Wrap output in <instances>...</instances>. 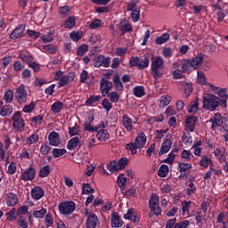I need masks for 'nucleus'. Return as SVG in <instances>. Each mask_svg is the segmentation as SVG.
<instances>
[{
    "instance_id": "nucleus-1",
    "label": "nucleus",
    "mask_w": 228,
    "mask_h": 228,
    "mask_svg": "<svg viewBox=\"0 0 228 228\" xmlns=\"http://www.w3.org/2000/svg\"><path fill=\"white\" fill-rule=\"evenodd\" d=\"M202 104L203 110L215 111V110L220 106V98L213 94H203Z\"/></svg>"
},
{
    "instance_id": "nucleus-35",
    "label": "nucleus",
    "mask_w": 228,
    "mask_h": 228,
    "mask_svg": "<svg viewBox=\"0 0 228 228\" xmlns=\"http://www.w3.org/2000/svg\"><path fill=\"white\" fill-rule=\"evenodd\" d=\"M213 167V160L206 155L202 156L201 159H200V167H202L203 168H208V167Z\"/></svg>"
},
{
    "instance_id": "nucleus-30",
    "label": "nucleus",
    "mask_w": 228,
    "mask_h": 228,
    "mask_svg": "<svg viewBox=\"0 0 228 228\" xmlns=\"http://www.w3.org/2000/svg\"><path fill=\"white\" fill-rule=\"evenodd\" d=\"M102 99V96L101 95H90L89 98L86 101L85 105L94 106V104H97V102H100Z\"/></svg>"
},
{
    "instance_id": "nucleus-25",
    "label": "nucleus",
    "mask_w": 228,
    "mask_h": 228,
    "mask_svg": "<svg viewBox=\"0 0 228 228\" xmlns=\"http://www.w3.org/2000/svg\"><path fill=\"white\" fill-rule=\"evenodd\" d=\"M123 224H124V222L122 221V218H120V216H118V213L113 212L112 218H111V227L119 228V227H122Z\"/></svg>"
},
{
    "instance_id": "nucleus-34",
    "label": "nucleus",
    "mask_w": 228,
    "mask_h": 228,
    "mask_svg": "<svg viewBox=\"0 0 228 228\" xmlns=\"http://www.w3.org/2000/svg\"><path fill=\"white\" fill-rule=\"evenodd\" d=\"M169 40H170V34L164 33L163 35H161L160 37H158L155 39V44L157 45H162V44H167V42Z\"/></svg>"
},
{
    "instance_id": "nucleus-10",
    "label": "nucleus",
    "mask_w": 228,
    "mask_h": 228,
    "mask_svg": "<svg viewBox=\"0 0 228 228\" xmlns=\"http://www.w3.org/2000/svg\"><path fill=\"white\" fill-rule=\"evenodd\" d=\"M73 211H76V203L74 201H64L59 204L61 215H72Z\"/></svg>"
},
{
    "instance_id": "nucleus-51",
    "label": "nucleus",
    "mask_w": 228,
    "mask_h": 228,
    "mask_svg": "<svg viewBox=\"0 0 228 228\" xmlns=\"http://www.w3.org/2000/svg\"><path fill=\"white\" fill-rule=\"evenodd\" d=\"M168 172H169L168 166H167V165H162V166H160V167L159 168L158 175H159V177H167V175H168Z\"/></svg>"
},
{
    "instance_id": "nucleus-5",
    "label": "nucleus",
    "mask_w": 228,
    "mask_h": 228,
    "mask_svg": "<svg viewBox=\"0 0 228 228\" xmlns=\"http://www.w3.org/2000/svg\"><path fill=\"white\" fill-rule=\"evenodd\" d=\"M12 127L15 131L19 133H22L26 127V123L24 122V118H22V113L20 111H16L12 116Z\"/></svg>"
},
{
    "instance_id": "nucleus-9",
    "label": "nucleus",
    "mask_w": 228,
    "mask_h": 228,
    "mask_svg": "<svg viewBox=\"0 0 228 228\" xmlns=\"http://www.w3.org/2000/svg\"><path fill=\"white\" fill-rule=\"evenodd\" d=\"M94 120H95V112L94 110H89L86 113L84 122V129L88 133L97 132V127L94 126Z\"/></svg>"
},
{
    "instance_id": "nucleus-61",
    "label": "nucleus",
    "mask_w": 228,
    "mask_h": 228,
    "mask_svg": "<svg viewBox=\"0 0 228 228\" xmlns=\"http://www.w3.org/2000/svg\"><path fill=\"white\" fill-rule=\"evenodd\" d=\"M59 13L62 17H67L70 13V7H69L68 5L61 7L59 10Z\"/></svg>"
},
{
    "instance_id": "nucleus-24",
    "label": "nucleus",
    "mask_w": 228,
    "mask_h": 228,
    "mask_svg": "<svg viewBox=\"0 0 228 228\" xmlns=\"http://www.w3.org/2000/svg\"><path fill=\"white\" fill-rule=\"evenodd\" d=\"M212 129H216V127H222L224 125V118L219 113H216L211 119Z\"/></svg>"
},
{
    "instance_id": "nucleus-27",
    "label": "nucleus",
    "mask_w": 228,
    "mask_h": 228,
    "mask_svg": "<svg viewBox=\"0 0 228 228\" xmlns=\"http://www.w3.org/2000/svg\"><path fill=\"white\" fill-rule=\"evenodd\" d=\"M96 133V138L99 142H108V140H110V132H108V130L99 129Z\"/></svg>"
},
{
    "instance_id": "nucleus-47",
    "label": "nucleus",
    "mask_w": 228,
    "mask_h": 228,
    "mask_svg": "<svg viewBox=\"0 0 228 228\" xmlns=\"http://www.w3.org/2000/svg\"><path fill=\"white\" fill-rule=\"evenodd\" d=\"M52 154L53 158H61V156H64V154H67V150L65 149H60V148H54L52 151Z\"/></svg>"
},
{
    "instance_id": "nucleus-22",
    "label": "nucleus",
    "mask_w": 228,
    "mask_h": 228,
    "mask_svg": "<svg viewBox=\"0 0 228 228\" xmlns=\"http://www.w3.org/2000/svg\"><path fill=\"white\" fill-rule=\"evenodd\" d=\"M124 218L125 220H131L134 224L140 222V217H138V214H136V210H134V208H129L124 215Z\"/></svg>"
},
{
    "instance_id": "nucleus-28",
    "label": "nucleus",
    "mask_w": 228,
    "mask_h": 228,
    "mask_svg": "<svg viewBox=\"0 0 228 228\" xmlns=\"http://www.w3.org/2000/svg\"><path fill=\"white\" fill-rule=\"evenodd\" d=\"M179 88L183 90L187 96L193 92V86L190 82H181Z\"/></svg>"
},
{
    "instance_id": "nucleus-42",
    "label": "nucleus",
    "mask_w": 228,
    "mask_h": 228,
    "mask_svg": "<svg viewBox=\"0 0 228 228\" xmlns=\"http://www.w3.org/2000/svg\"><path fill=\"white\" fill-rule=\"evenodd\" d=\"M5 216L8 222H15V220H17V209L12 208V210L5 214Z\"/></svg>"
},
{
    "instance_id": "nucleus-36",
    "label": "nucleus",
    "mask_w": 228,
    "mask_h": 228,
    "mask_svg": "<svg viewBox=\"0 0 228 228\" xmlns=\"http://www.w3.org/2000/svg\"><path fill=\"white\" fill-rule=\"evenodd\" d=\"M170 101H172V97L168 94L162 95L159 98V108H167L168 104H170Z\"/></svg>"
},
{
    "instance_id": "nucleus-62",
    "label": "nucleus",
    "mask_w": 228,
    "mask_h": 228,
    "mask_svg": "<svg viewBox=\"0 0 228 228\" xmlns=\"http://www.w3.org/2000/svg\"><path fill=\"white\" fill-rule=\"evenodd\" d=\"M27 35L32 38V40H37V38H40V32L35 30H27Z\"/></svg>"
},
{
    "instance_id": "nucleus-26",
    "label": "nucleus",
    "mask_w": 228,
    "mask_h": 228,
    "mask_svg": "<svg viewBox=\"0 0 228 228\" xmlns=\"http://www.w3.org/2000/svg\"><path fill=\"white\" fill-rule=\"evenodd\" d=\"M122 124L125 129H126V131H128L129 133L133 131V124H134V122L131 118H129V116L124 115L122 117Z\"/></svg>"
},
{
    "instance_id": "nucleus-3",
    "label": "nucleus",
    "mask_w": 228,
    "mask_h": 228,
    "mask_svg": "<svg viewBox=\"0 0 228 228\" xmlns=\"http://www.w3.org/2000/svg\"><path fill=\"white\" fill-rule=\"evenodd\" d=\"M149 208L151 211L149 214L150 217H152L153 215H155V216H159V215H161V208L159 207V196H158V194H151V197L149 200Z\"/></svg>"
},
{
    "instance_id": "nucleus-43",
    "label": "nucleus",
    "mask_w": 228,
    "mask_h": 228,
    "mask_svg": "<svg viewBox=\"0 0 228 228\" xmlns=\"http://www.w3.org/2000/svg\"><path fill=\"white\" fill-rule=\"evenodd\" d=\"M110 102H118L120 101V94L117 93L116 91H112L107 94Z\"/></svg>"
},
{
    "instance_id": "nucleus-6",
    "label": "nucleus",
    "mask_w": 228,
    "mask_h": 228,
    "mask_svg": "<svg viewBox=\"0 0 228 228\" xmlns=\"http://www.w3.org/2000/svg\"><path fill=\"white\" fill-rule=\"evenodd\" d=\"M54 80L59 82V88L65 86V85H70L74 81V75H66L61 70L55 72Z\"/></svg>"
},
{
    "instance_id": "nucleus-2",
    "label": "nucleus",
    "mask_w": 228,
    "mask_h": 228,
    "mask_svg": "<svg viewBox=\"0 0 228 228\" xmlns=\"http://www.w3.org/2000/svg\"><path fill=\"white\" fill-rule=\"evenodd\" d=\"M165 61H163V57L161 56H155L151 60V75L153 76L154 79H159L163 73L160 69H163V64Z\"/></svg>"
},
{
    "instance_id": "nucleus-15",
    "label": "nucleus",
    "mask_w": 228,
    "mask_h": 228,
    "mask_svg": "<svg viewBox=\"0 0 228 228\" xmlns=\"http://www.w3.org/2000/svg\"><path fill=\"white\" fill-rule=\"evenodd\" d=\"M37 174V169L33 167V165H30L29 167L22 173L21 179L22 181H33Z\"/></svg>"
},
{
    "instance_id": "nucleus-58",
    "label": "nucleus",
    "mask_w": 228,
    "mask_h": 228,
    "mask_svg": "<svg viewBox=\"0 0 228 228\" xmlns=\"http://www.w3.org/2000/svg\"><path fill=\"white\" fill-rule=\"evenodd\" d=\"M88 53V45H82L77 50V56H85Z\"/></svg>"
},
{
    "instance_id": "nucleus-21",
    "label": "nucleus",
    "mask_w": 228,
    "mask_h": 228,
    "mask_svg": "<svg viewBox=\"0 0 228 228\" xmlns=\"http://www.w3.org/2000/svg\"><path fill=\"white\" fill-rule=\"evenodd\" d=\"M19 202V197H17V194L13 192H9L5 196V204L9 208H13V206H17V203Z\"/></svg>"
},
{
    "instance_id": "nucleus-13",
    "label": "nucleus",
    "mask_w": 228,
    "mask_h": 228,
    "mask_svg": "<svg viewBox=\"0 0 228 228\" xmlns=\"http://www.w3.org/2000/svg\"><path fill=\"white\" fill-rule=\"evenodd\" d=\"M172 149V135H167V138L163 141L161 144L160 151H159V156H163V154H167L168 151Z\"/></svg>"
},
{
    "instance_id": "nucleus-59",
    "label": "nucleus",
    "mask_w": 228,
    "mask_h": 228,
    "mask_svg": "<svg viewBox=\"0 0 228 228\" xmlns=\"http://www.w3.org/2000/svg\"><path fill=\"white\" fill-rule=\"evenodd\" d=\"M126 149V151H129L132 155H134L136 154V152H138V147H136V144L134 142L127 143Z\"/></svg>"
},
{
    "instance_id": "nucleus-31",
    "label": "nucleus",
    "mask_w": 228,
    "mask_h": 228,
    "mask_svg": "<svg viewBox=\"0 0 228 228\" xmlns=\"http://www.w3.org/2000/svg\"><path fill=\"white\" fill-rule=\"evenodd\" d=\"M23 33H24L23 26H19L18 28H14V30L11 33L12 40H17V38H20Z\"/></svg>"
},
{
    "instance_id": "nucleus-56",
    "label": "nucleus",
    "mask_w": 228,
    "mask_h": 228,
    "mask_svg": "<svg viewBox=\"0 0 228 228\" xmlns=\"http://www.w3.org/2000/svg\"><path fill=\"white\" fill-rule=\"evenodd\" d=\"M119 29L123 35H126V33L133 31V25H131V23H125L120 26Z\"/></svg>"
},
{
    "instance_id": "nucleus-20",
    "label": "nucleus",
    "mask_w": 228,
    "mask_h": 228,
    "mask_svg": "<svg viewBox=\"0 0 228 228\" xmlns=\"http://www.w3.org/2000/svg\"><path fill=\"white\" fill-rule=\"evenodd\" d=\"M202 61H204V55L202 53H199L192 59H189V63L194 69H199L202 65Z\"/></svg>"
},
{
    "instance_id": "nucleus-37",
    "label": "nucleus",
    "mask_w": 228,
    "mask_h": 228,
    "mask_svg": "<svg viewBox=\"0 0 228 228\" xmlns=\"http://www.w3.org/2000/svg\"><path fill=\"white\" fill-rule=\"evenodd\" d=\"M191 149H193L194 156H200L202 154V141H197L193 143Z\"/></svg>"
},
{
    "instance_id": "nucleus-44",
    "label": "nucleus",
    "mask_w": 228,
    "mask_h": 228,
    "mask_svg": "<svg viewBox=\"0 0 228 228\" xmlns=\"http://www.w3.org/2000/svg\"><path fill=\"white\" fill-rule=\"evenodd\" d=\"M150 63H151V61H149V58H147V57H145L144 59L139 58L137 67H138V69H140V70H143V69H147V67H149Z\"/></svg>"
},
{
    "instance_id": "nucleus-17",
    "label": "nucleus",
    "mask_w": 228,
    "mask_h": 228,
    "mask_svg": "<svg viewBox=\"0 0 228 228\" xmlns=\"http://www.w3.org/2000/svg\"><path fill=\"white\" fill-rule=\"evenodd\" d=\"M48 142L53 147H59L61 143V141L60 140V134L54 131L51 132L48 135Z\"/></svg>"
},
{
    "instance_id": "nucleus-52",
    "label": "nucleus",
    "mask_w": 228,
    "mask_h": 228,
    "mask_svg": "<svg viewBox=\"0 0 228 228\" xmlns=\"http://www.w3.org/2000/svg\"><path fill=\"white\" fill-rule=\"evenodd\" d=\"M4 100L5 101L6 104L12 103L13 101V91L8 89L4 95Z\"/></svg>"
},
{
    "instance_id": "nucleus-29",
    "label": "nucleus",
    "mask_w": 228,
    "mask_h": 228,
    "mask_svg": "<svg viewBox=\"0 0 228 228\" xmlns=\"http://www.w3.org/2000/svg\"><path fill=\"white\" fill-rule=\"evenodd\" d=\"M51 172H53V167H51V165L44 166L39 170V177H41V179L49 177V174H51Z\"/></svg>"
},
{
    "instance_id": "nucleus-53",
    "label": "nucleus",
    "mask_w": 228,
    "mask_h": 228,
    "mask_svg": "<svg viewBox=\"0 0 228 228\" xmlns=\"http://www.w3.org/2000/svg\"><path fill=\"white\" fill-rule=\"evenodd\" d=\"M178 167L181 174H183V172H188V170H191V163L179 162Z\"/></svg>"
},
{
    "instance_id": "nucleus-54",
    "label": "nucleus",
    "mask_w": 228,
    "mask_h": 228,
    "mask_svg": "<svg viewBox=\"0 0 228 228\" xmlns=\"http://www.w3.org/2000/svg\"><path fill=\"white\" fill-rule=\"evenodd\" d=\"M76 26V18L74 17H69L64 23V27L67 29H72Z\"/></svg>"
},
{
    "instance_id": "nucleus-49",
    "label": "nucleus",
    "mask_w": 228,
    "mask_h": 228,
    "mask_svg": "<svg viewBox=\"0 0 228 228\" xmlns=\"http://www.w3.org/2000/svg\"><path fill=\"white\" fill-rule=\"evenodd\" d=\"M102 106L107 113H110V111H111V109L113 108V104L111 103V102H110L108 98L102 100Z\"/></svg>"
},
{
    "instance_id": "nucleus-39",
    "label": "nucleus",
    "mask_w": 228,
    "mask_h": 228,
    "mask_svg": "<svg viewBox=\"0 0 228 228\" xmlns=\"http://www.w3.org/2000/svg\"><path fill=\"white\" fill-rule=\"evenodd\" d=\"M199 111V97H196L194 101L191 102L189 106L188 112L189 113H197Z\"/></svg>"
},
{
    "instance_id": "nucleus-41",
    "label": "nucleus",
    "mask_w": 228,
    "mask_h": 228,
    "mask_svg": "<svg viewBox=\"0 0 228 228\" xmlns=\"http://www.w3.org/2000/svg\"><path fill=\"white\" fill-rule=\"evenodd\" d=\"M44 224L45 227H53V225H54V219L53 218V214L47 213L45 216Z\"/></svg>"
},
{
    "instance_id": "nucleus-12",
    "label": "nucleus",
    "mask_w": 228,
    "mask_h": 228,
    "mask_svg": "<svg viewBox=\"0 0 228 228\" xmlns=\"http://www.w3.org/2000/svg\"><path fill=\"white\" fill-rule=\"evenodd\" d=\"M111 58L105 57L104 55H99L94 61V66L96 69H100V67H104L105 69H108L110 64Z\"/></svg>"
},
{
    "instance_id": "nucleus-50",
    "label": "nucleus",
    "mask_w": 228,
    "mask_h": 228,
    "mask_svg": "<svg viewBox=\"0 0 228 228\" xmlns=\"http://www.w3.org/2000/svg\"><path fill=\"white\" fill-rule=\"evenodd\" d=\"M103 24L102 20L95 19L90 23L89 28L90 29H99Z\"/></svg>"
},
{
    "instance_id": "nucleus-45",
    "label": "nucleus",
    "mask_w": 228,
    "mask_h": 228,
    "mask_svg": "<svg viewBox=\"0 0 228 228\" xmlns=\"http://www.w3.org/2000/svg\"><path fill=\"white\" fill-rule=\"evenodd\" d=\"M134 95L135 97H143V95H145V87L142 86L134 87Z\"/></svg>"
},
{
    "instance_id": "nucleus-11",
    "label": "nucleus",
    "mask_w": 228,
    "mask_h": 228,
    "mask_svg": "<svg viewBox=\"0 0 228 228\" xmlns=\"http://www.w3.org/2000/svg\"><path fill=\"white\" fill-rule=\"evenodd\" d=\"M113 90V82L110 81L106 77H102L100 80V92L102 97H108V94Z\"/></svg>"
},
{
    "instance_id": "nucleus-38",
    "label": "nucleus",
    "mask_w": 228,
    "mask_h": 228,
    "mask_svg": "<svg viewBox=\"0 0 228 228\" xmlns=\"http://www.w3.org/2000/svg\"><path fill=\"white\" fill-rule=\"evenodd\" d=\"M64 104L63 102L57 101L51 106L52 113H61L63 110Z\"/></svg>"
},
{
    "instance_id": "nucleus-23",
    "label": "nucleus",
    "mask_w": 228,
    "mask_h": 228,
    "mask_svg": "<svg viewBox=\"0 0 228 228\" xmlns=\"http://www.w3.org/2000/svg\"><path fill=\"white\" fill-rule=\"evenodd\" d=\"M81 139H79L77 136L72 137L67 143V149L68 151H74L75 149H77L81 147Z\"/></svg>"
},
{
    "instance_id": "nucleus-40",
    "label": "nucleus",
    "mask_w": 228,
    "mask_h": 228,
    "mask_svg": "<svg viewBox=\"0 0 228 228\" xmlns=\"http://www.w3.org/2000/svg\"><path fill=\"white\" fill-rule=\"evenodd\" d=\"M68 129L69 136H79L81 133V128H79V126H77V124H75L73 126H69Z\"/></svg>"
},
{
    "instance_id": "nucleus-63",
    "label": "nucleus",
    "mask_w": 228,
    "mask_h": 228,
    "mask_svg": "<svg viewBox=\"0 0 228 228\" xmlns=\"http://www.w3.org/2000/svg\"><path fill=\"white\" fill-rule=\"evenodd\" d=\"M133 22H138L140 20V10L138 8L132 11L131 13Z\"/></svg>"
},
{
    "instance_id": "nucleus-16",
    "label": "nucleus",
    "mask_w": 228,
    "mask_h": 228,
    "mask_svg": "<svg viewBox=\"0 0 228 228\" xmlns=\"http://www.w3.org/2000/svg\"><path fill=\"white\" fill-rule=\"evenodd\" d=\"M134 143L136 145L137 149H143V147H145V144L147 143V135H145V133H139L136 135Z\"/></svg>"
},
{
    "instance_id": "nucleus-55",
    "label": "nucleus",
    "mask_w": 228,
    "mask_h": 228,
    "mask_svg": "<svg viewBox=\"0 0 228 228\" xmlns=\"http://www.w3.org/2000/svg\"><path fill=\"white\" fill-rule=\"evenodd\" d=\"M94 190L92 188L90 183H86L82 187L83 195H90V193H94Z\"/></svg>"
},
{
    "instance_id": "nucleus-60",
    "label": "nucleus",
    "mask_w": 228,
    "mask_h": 228,
    "mask_svg": "<svg viewBox=\"0 0 228 228\" xmlns=\"http://www.w3.org/2000/svg\"><path fill=\"white\" fill-rule=\"evenodd\" d=\"M197 81L200 85H208V83L206 82V76H204V72L198 71Z\"/></svg>"
},
{
    "instance_id": "nucleus-4",
    "label": "nucleus",
    "mask_w": 228,
    "mask_h": 228,
    "mask_svg": "<svg viewBox=\"0 0 228 228\" xmlns=\"http://www.w3.org/2000/svg\"><path fill=\"white\" fill-rule=\"evenodd\" d=\"M210 87V90L218 95L219 104L222 108H225L227 106L228 95L227 89L216 87L211 84H208Z\"/></svg>"
},
{
    "instance_id": "nucleus-7",
    "label": "nucleus",
    "mask_w": 228,
    "mask_h": 228,
    "mask_svg": "<svg viewBox=\"0 0 228 228\" xmlns=\"http://www.w3.org/2000/svg\"><path fill=\"white\" fill-rule=\"evenodd\" d=\"M14 98L17 104L22 105L28 102V90L26 89V86L20 85L16 88Z\"/></svg>"
},
{
    "instance_id": "nucleus-8",
    "label": "nucleus",
    "mask_w": 228,
    "mask_h": 228,
    "mask_svg": "<svg viewBox=\"0 0 228 228\" xmlns=\"http://www.w3.org/2000/svg\"><path fill=\"white\" fill-rule=\"evenodd\" d=\"M127 163L129 160L127 158H122L118 161L113 160L108 166L107 168L111 174H115V172H118V170H124L126 167H127Z\"/></svg>"
},
{
    "instance_id": "nucleus-14",
    "label": "nucleus",
    "mask_w": 228,
    "mask_h": 228,
    "mask_svg": "<svg viewBox=\"0 0 228 228\" xmlns=\"http://www.w3.org/2000/svg\"><path fill=\"white\" fill-rule=\"evenodd\" d=\"M199 120V118L195 116H189L185 118V131L189 133H193L195 131V124H197V121Z\"/></svg>"
},
{
    "instance_id": "nucleus-19",
    "label": "nucleus",
    "mask_w": 228,
    "mask_h": 228,
    "mask_svg": "<svg viewBox=\"0 0 228 228\" xmlns=\"http://www.w3.org/2000/svg\"><path fill=\"white\" fill-rule=\"evenodd\" d=\"M30 195L34 200H40L45 195V191L40 186H36L31 189Z\"/></svg>"
},
{
    "instance_id": "nucleus-32",
    "label": "nucleus",
    "mask_w": 228,
    "mask_h": 228,
    "mask_svg": "<svg viewBox=\"0 0 228 228\" xmlns=\"http://www.w3.org/2000/svg\"><path fill=\"white\" fill-rule=\"evenodd\" d=\"M13 113V106L12 105H4L1 110H0V116L1 117H10Z\"/></svg>"
},
{
    "instance_id": "nucleus-64",
    "label": "nucleus",
    "mask_w": 228,
    "mask_h": 228,
    "mask_svg": "<svg viewBox=\"0 0 228 228\" xmlns=\"http://www.w3.org/2000/svg\"><path fill=\"white\" fill-rule=\"evenodd\" d=\"M190 226V221L188 220H183L179 223H176L174 226V228H187Z\"/></svg>"
},
{
    "instance_id": "nucleus-18",
    "label": "nucleus",
    "mask_w": 228,
    "mask_h": 228,
    "mask_svg": "<svg viewBox=\"0 0 228 228\" xmlns=\"http://www.w3.org/2000/svg\"><path fill=\"white\" fill-rule=\"evenodd\" d=\"M99 217L95 216V214H91L87 216L86 222V228H97L100 224Z\"/></svg>"
},
{
    "instance_id": "nucleus-48",
    "label": "nucleus",
    "mask_w": 228,
    "mask_h": 228,
    "mask_svg": "<svg viewBox=\"0 0 228 228\" xmlns=\"http://www.w3.org/2000/svg\"><path fill=\"white\" fill-rule=\"evenodd\" d=\"M82 37L83 32L81 31H73L69 34V38H71L73 42H79V40H81Z\"/></svg>"
},
{
    "instance_id": "nucleus-33",
    "label": "nucleus",
    "mask_w": 228,
    "mask_h": 228,
    "mask_svg": "<svg viewBox=\"0 0 228 228\" xmlns=\"http://www.w3.org/2000/svg\"><path fill=\"white\" fill-rule=\"evenodd\" d=\"M40 142V134L34 133L28 136L26 140L27 145H35V143H38Z\"/></svg>"
},
{
    "instance_id": "nucleus-57",
    "label": "nucleus",
    "mask_w": 228,
    "mask_h": 228,
    "mask_svg": "<svg viewBox=\"0 0 228 228\" xmlns=\"http://www.w3.org/2000/svg\"><path fill=\"white\" fill-rule=\"evenodd\" d=\"M44 51H45L46 53H49L50 54H56V51H58V49L56 48V46H54V45H45L43 46Z\"/></svg>"
},
{
    "instance_id": "nucleus-46",
    "label": "nucleus",
    "mask_w": 228,
    "mask_h": 228,
    "mask_svg": "<svg viewBox=\"0 0 228 228\" xmlns=\"http://www.w3.org/2000/svg\"><path fill=\"white\" fill-rule=\"evenodd\" d=\"M46 215H47V208H42L39 210H35L33 212L34 218H41L42 219V218H45Z\"/></svg>"
}]
</instances>
